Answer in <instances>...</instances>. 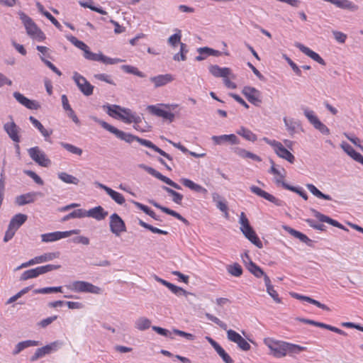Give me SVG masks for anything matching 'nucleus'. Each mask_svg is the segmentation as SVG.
Here are the masks:
<instances>
[{"label":"nucleus","mask_w":363,"mask_h":363,"mask_svg":"<svg viewBox=\"0 0 363 363\" xmlns=\"http://www.w3.org/2000/svg\"><path fill=\"white\" fill-rule=\"evenodd\" d=\"M206 318L216 325H218L223 330H227V337L230 342L236 343L238 347L243 351H249L251 348L250 345L237 332L232 329L227 330V325L221 321L217 317L211 315L209 313H205Z\"/></svg>","instance_id":"1"},{"label":"nucleus","mask_w":363,"mask_h":363,"mask_svg":"<svg viewBox=\"0 0 363 363\" xmlns=\"http://www.w3.org/2000/svg\"><path fill=\"white\" fill-rule=\"evenodd\" d=\"M21 19L24 23L26 32L30 38L39 42L45 39V34L38 28L30 17L25 14H22Z\"/></svg>","instance_id":"2"},{"label":"nucleus","mask_w":363,"mask_h":363,"mask_svg":"<svg viewBox=\"0 0 363 363\" xmlns=\"http://www.w3.org/2000/svg\"><path fill=\"white\" fill-rule=\"evenodd\" d=\"M63 342L60 340H56L42 347L38 348L35 353L30 357V361H37L40 358L44 357L45 356L51 354L52 352H56L60 348H61Z\"/></svg>","instance_id":"3"},{"label":"nucleus","mask_w":363,"mask_h":363,"mask_svg":"<svg viewBox=\"0 0 363 363\" xmlns=\"http://www.w3.org/2000/svg\"><path fill=\"white\" fill-rule=\"evenodd\" d=\"M264 344L271 350L272 354L277 358L285 357L286 354V342L276 341L270 338H266L264 340Z\"/></svg>","instance_id":"4"},{"label":"nucleus","mask_w":363,"mask_h":363,"mask_svg":"<svg viewBox=\"0 0 363 363\" xmlns=\"http://www.w3.org/2000/svg\"><path fill=\"white\" fill-rule=\"evenodd\" d=\"M263 140L265 141L269 145L274 147L276 154L279 157L287 160L290 163L294 162V156L288 150H286L280 142L276 140H271L267 138H264Z\"/></svg>","instance_id":"5"},{"label":"nucleus","mask_w":363,"mask_h":363,"mask_svg":"<svg viewBox=\"0 0 363 363\" xmlns=\"http://www.w3.org/2000/svg\"><path fill=\"white\" fill-rule=\"evenodd\" d=\"M72 290L77 292H86L94 294H100L102 289L89 282L84 281H75L72 284Z\"/></svg>","instance_id":"6"},{"label":"nucleus","mask_w":363,"mask_h":363,"mask_svg":"<svg viewBox=\"0 0 363 363\" xmlns=\"http://www.w3.org/2000/svg\"><path fill=\"white\" fill-rule=\"evenodd\" d=\"M72 79L84 96H89L93 94L94 86H92L85 77L78 72H74Z\"/></svg>","instance_id":"7"},{"label":"nucleus","mask_w":363,"mask_h":363,"mask_svg":"<svg viewBox=\"0 0 363 363\" xmlns=\"http://www.w3.org/2000/svg\"><path fill=\"white\" fill-rule=\"evenodd\" d=\"M30 158L41 167H47L51 164V161L38 147H33L28 150Z\"/></svg>","instance_id":"8"},{"label":"nucleus","mask_w":363,"mask_h":363,"mask_svg":"<svg viewBox=\"0 0 363 363\" xmlns=\"http://www.w3.org/2000/svg\"><path fill=\"white\" fill-rule=\"evenodd\" d=\"M110 230L116 236L126 231V226L123 219L116 213L110 216Z\"/></svg>","instance_id":"9"},{"label":"nucleus","mask_w":363,"mask_h":363,"mask_svg":"<svg viewBox=\"0 0 363 363\" xmlns=\"http://www.w3.org/2000/svg\"><path fill=\"white\" fill-rule=\"evenodd\" d=\"M140 167L143 168L147 173H149L152 176L155 177V178L162 181L163 182H164L165 184L169 185L170 186H172V187H173V188H174L176 189H179V190L182 189V187L178 184H177L176 182H173L169 178L162 175L161 173H160L159 172L155 170L154 168H152L151 167L146 166L145 164H140Z\"/></svg>","instance_id":"10"},{"label":"nucleus","mask_w":363,"mask_h":363,"mask_svg":"<svg viewBox=\"0 0 363 363\" xmlns=\"http://www.w3.org/2000/svg\"><path fill=\"white\" fill-rule=\"evenodd\" d=\"M110 133L114 134L118 138L124 140L128 143H132L133 141H137L140 145H144L143 142L147 141V140L145 139H143L130 133H127L122 130H120L115 128L114 126L113 127Z\"/></svg>","instance_id":"11"},{"label":"nucleus","mask_w":363,"mask_h":363,"mask_svg":"<svg viewBox=\"0 0 363 363\" xmlns=\"http://www.w3.org/2000/svg\"><path fill=\"white\" fill-rule=\"evenodd\" d=\"M242 93L247 98V99L253 105L259 106L262 103L260 99L261 93L259 90L254 87L245 86Z\"/></svg>","instance_id":"12"},{"label":"nucleus","mask_w":363,"mask_h":363,"mask_svg":"<svg viewBox=\"0 0 363 363\" xmlns=\"http://www.w3.org/2000/svg\"><path fill=\"white\" fill-rule=\"evenodd\" d=\"M250 190L252 193L274 203L277 206H281L283 205V201L281 200L276 198L273 195L267 193V191L262 190V189H260L258 186H250Z\"/></svg>","instance_id":"13"},{"label":"nucleus","mask_w":363,"mask_h":363,"mask_svg":"<svg viewBox=\"0 0 363 363\" xmlns=\"http://www.w3.org/2000/svg\"><path fill=\"white\" fill-rule=\"evenodd\" d=\"M326 2L335 5L336 7L348 10L350 12H357L359 9V6L355 3L350 0H323Z\"/></svg>","instance_id":"14"},{"label":"nucleus","mask_w":363,"mask_h":363,"mask_svg":"<svg viewBox=\"0 0 363 363\" xmlns=\"http://www.w3.org/2000/svg\"><path fill=\"white\" fill-rule=\"evenodd\" d=\"M209 72L215 77H231L234 79L235 75L232 73V70L228 67H220L216 65H211L208 67Z\"/></svg>","instance_id":"15"},{"label":"nucleus","mask_w":363,"mask_h":363,"mask_svg":"<svg viewBox=\"0 0 363 363\" xmlns=\"http://www.w3.org/2000/svg\"><path fill=\"white\" fill-rule=\"evenodd\" d=\"M4 129L6 131V133L8 134L9 138L14 142V143H19L20 142V137H19V131L20 128L15 123L14 121H11L6 123L4 125Z\"/></svg>","instance_id":"16"},{"label":"nucleus","mask_w":363,"mask_h":363,"mask_svg":"<svg viewBox=\"0 0 363 363\" xmlns=\"http://www.w3.org/2000/svg\"><path fill=\"white\" fill-rule=\"evenodd\" d=\"M294 45L298 48L303 53L311 57L314 61L317 62L321 65H325V60L315 52L311 50L308 47L303 45L300 43H295Z\"/></svg>","instance_id":"17"},{"label":"nucleus","mask_w":363,"mask_h":363,"mask_svg":"<svg viewBox=\"0 0 363 363\" xmlns=\"http://www.w3.org/2000/svg\"><path fill=\"white\" fill-rule=\"evenodd\" d=\"M311 211L319 221L329 223L333 226L337 227L338 228H340V229H342L345 230H348L347 228H345V226H343L341 223H340L337 220H333L324 214H322L317 210H315L314 208H311Z\"/></svg>","instance_id":"18"},{"label":"nucleus","mask_w":363,"mask_h":363,"mask_svg":"<svg viewBox=\"0 0 363 363\" xmlns=\"http://www.w3.org/2000/svg\"><path fill=\"white\" fill-rule=\"evenodd\" d=\"M121 111L125 113V115L122 113H118V117L123 121L126 123H134L135 124H138L141 122V118L135 114H133L130 109L123 108L121 109Z\"/></svg>","instance_id":"19"},{"label":"nucleus","mask_w":363,"mask_h":363,"mask_svg":"<svg viewBox=\"0 0 363 363\" xmlns=\"http://www.w3.org/2000/svg\"><path fill=\"white\" fill-rule=\"evenodd\" d=\"M37 196H41L42 194L40 192H29L17 196L16 202L18 206H23L33 203L35 201Z\"/></svg>","instance_id":"20"},{"label":"nucleus","mask_w":363,"mask_h":363,"mask_svg":"<svg viewBox=\"0 0 363 363\" xmlns=\"http://www.w3.org/2000/svg\"><path fill=\"white\" fill-rule=\"evenodd\" d=\"M85 217H91L97 220L104 219L108 215V212L105 211L104 208L99 206L89 209V211L84 210Z\"/></svg>","instance_id":"21"},{"label":"nucleus","mask_w":363,"mask_h":363,"mask_svg":"<svg viewBox=\"0 0 363 363\" xmlns=\"http://www.w3.org/2000/svg\"><path fill=\"white\" fill-rule=\"evenodd\" d=\"M173 80L174 78L170 74H160L150 79V81L154 84L155 88L164 86Z\"/></svg>","instance_id":"22"},{"label":"nucleus","mask_w":363,"mask_h":363,"mask_svg":"<svg viewBox=\"0 0 363 363\" xmlns=\"http://www.w3.org/2000/svg\"><path fill=\"white\" fill-rule=\"evenodd\" d=\"M150 203L152 205H153L155 207H156L157 208L160 209L162 212H164L168 215H170L172 216H174V218L179 219V220L183 222L186 225H189V221L186 218H184L183 216H182L179 213H178L177 212H176L170 208H168L167 207L162 206L160 204H159L158 203L155 202V201H150Z\"/></svg>","instance_id":"23"},{"label":"nucleus","mask_w":363,"mask_h":363,"mask_svg":"<svg viewBox=\"0 0 363 363\" xmlns=\"http://www.w3.org/2000/svg\"><path fill=\"white\" fill-rule=\"evenodd\" d=\"M99 186L101 189H104L106 192V194L108 196H110L111 198L113 200H114L115 202H116L118 204L122 205L125 203V198L121 194L113 190L110 187H108L102 184H99Z\"/></svg>","instance_id":"24"},{"label":"nucleus","mask_w":363,"mask_h":363,"mask_svg":"<svg viewBox=\"0 0 363 363\" xmlns=\"http://www.w3.org/2000/svg\"><path fill=\"white\" fill-rule=\"evenodd\" d=\"M216 145H220L224 142H228L231 144H238L239 140L234 134L222 135L219 136L213 135L211 138Z\"/></svg>","instance_id":"25"},{"label":"nucleus","mask_w":363,"mask_h":363,"mask_svg":"<svg viewBox=\"0 0 363 363\" xmlns=\"http://www.w3.org/2000/svg\"><path fill=\"white\" fill-rule=\"evenodd\" d=\"M242 234L248 240H250L253 245H255L258 248L261 249L263 247L262 241L257 237L255 231L253 230L252 227L245 231L242 230Z\"/></svg>","instance_id":"26"},{"label":"nucleus","mask_w":363,"mask_h":363,"mask_svg":"<svg viewBox=\"0 0 363 363\" xmlns=\"http://www.w3.org/2000/svg\"><path fill=\"white\" fill-rule=\"evenodd\" d=\"M180 182L184 186L190 189L191 190L195 192L201 193L203 194H206L208 192L206 189H205L204 187L201 186L199 184L194 183L189 179L182 178L180 179Z\"/></svg>","instance_id":"27"},{"label":"nucleus","mask_w":363,"mask_h":363,"mask_svg":"<svg viewBox=\"0 0 363 363\" xmlns=\"http://www.w3.org/2000/svg\"><path fill=\"white\" fill-rule=\"evenodd\" d=\"M197 52L200 55L196 57V61H202L206 59V56L202 55L203 53H206V55H210V56L212 55V56H216V57H218L222 55L221 52L214 50L213 48H208V47L199 48L197 49Z\"/></svg>","instance_id":"28"},{"label":"nucleus","mask_w":363,"mask_h":363,"mask_svg":"<svg viewBox=\"0 0 363 363\" xmlns=\"http://www.w3.org/2000/svg\"><path fill=\"white\" fill-rule=\"evenodd\" d=\"M341 147L353 160H354L355 161L359 162L360 164H362L363 165V156L360 153L356 152L350 145H349L346 143H342L341 144Z\"/></svg>","instance_id":"29"},{"label":"nucleus","mask_w":363,"mask_h":363,"mask_svg":"<svg viewBox=\"0 0 363 363\" xmlns=\"http://www.w3.org/2000/svg\"><path fill=\"white\" fill-rule=\"evenodd\" d=\"M40 345V342L36 341V340H28L22 341V342H18L16 345L15 349L13 351L12 354L13 355H16L26 348H28L30 347L38 346Z\"/></svg>","instance_id":"30"},{"label":"nucleus","mask_w":363,"mask_h":363,"mask_svg":"<svg viewBox=\"0 0 363 363\" xmlns=\"http://www.w3.org/2000/svg\"><path fill=\"white\" fill-rule=\"evenodd\" d=\"M29 121L40 132L45 138V140L48 141V138H50V135L52 133V130L45 129L42 123L33 116H30Z\"/></svg>","instance_id":"31"},{"label":"nucleus","mask_w":363,"mask_h":363,"mask_svg":"<svg viewBox=\"0 0 363 363\" xmlns=\"http://www.w3.org/2000/svg\"><path fill=\"white\" fill-rule=\"evenodd\" d=\"M264 283L267 288V294L277 303H281V298L279 297L278 293L274 290V286L271 284V280L268 276H264Z\"/></svg>","instance_id":"32"},{"label":"nucleus","mask_w":363,"mask_h":363,"mask_svg":"<svg viewBox=\"0 0 363 363\" xmlns=\"http://www.w3.org/2000/svg\"><path fill=\"white\" fill-rule=\"evenodd\" d=\"M308 324H310V325H314V326H316V327H319V328H325V329H327L328 330H330V331H333V332H335L337 334H340V335H346L347 333L336 328V327H334V326H332L330 325H328V324H325V323H320V322H317V321H315V320H308Z\"/></svg>","instance_id":"33"},{"label":"nucleus","mask_w":363,"mask_h":363,"mask_svg":"<svg viewBox=\"0 0 363 363\" xmlns=\"http://www.w3.org/2000/svg\"><path fill=\"white\" fill-rule=\"evenodd\" d=\"M283 229L294 237L299 239L301 242L310 245L309 242H311V240H310L306 235L287 225H283Z\"/></svg>","instance_id":"34"},{"label":"nucleus","mask_w":363,"mask_h":363,"mask_svg":"<svg viewBox=\"0 0 363 363\" xmlns=\"http://www.w3.org/2000/svg\"><path fill=\"white\" fill-rule=\"evenodd\" d=\"M27 220V216L22 213L15 215L11 220L9 225L15 230H17Z\"/></svg>","instance_id":"35"},{"label":"nucleus","mask_w":363,"mask_h":363,"mask_svg":"<svg viewBox=\"0 0 363 363\" xmlns=\"http://www.w3.org/2000/svg\"><path fill=\"white\" fill-rule=\"evenodd\" d=\"M212 199L214 202L216 203V207L225 213V217L228 218V206L226 203L221 200L220 196L218 193H213Z\"/></svg>","instance_id":"36"},{"label":"nucleus","mask_w":363,"mask_h":363,"mask_svg":"<svg viewBox=\"0 0 363 363\" xmlns=\"http://www.w3.org/2000/svg\"><path fill=\"white\" fill-rule=\"evenodd\" d=\"M60 255V252H48L42 255L37 256L35 261H37L38 264L50 262L54 259L58 258Z\"/></svg>","instance_id":"37"},{"label":"nucleus","mask_w":363,"mask_h":363,"mask_svg":"<svg viewBox=\"0 0 363 363\" xmlns=\"http://www.w3.org/2000/svg\"><path fill=\"white\" fill-rule=\"evenodd\" d=\"M306 188L308 189V191L312 194H313L314 196H315L316 197L319 198V199H325V200H328V201H330L332 200V198L330 197V196L328 195V194H325L323 193H322L320 190H318L313 184H306Z\"/></svg>","instance_id":"38"},{"label":"nucleus","mask_w":363,"mask_h":363,"mask_svg":"<svg viewBox=\"0 0 363 363\" xmlns=\"http://www.w3.org/2000/svg\"><path fill=\"white\" fill-rule=\"evenodd\" d=\"M247 268L254 276H255L257 278H260L261 277H264V276H267L264 272V271L252 261L250 262V264L247 265Z\"/></svg>","instance_id":"39"},{"label":"nucleus","mask_w":363,"mask_h":363,"mask_svg":"<svg viewBox=\"0 0 363 363\" xmlns=\"http://www.w3.org/2000/svg\"><path fill=\"white\" fill-rule=\"evenodd\" d=\"M151 325V321L145 317H140L135 323V327L139 330L148 329Z\"/></svg>","instance_id":"40"},{"label":"nucleus","mask_w":363,"mask_h":363,"mask_svg":"<svg viewBox=\"0 0 363 363\" xmlns=\"http://www.w3.org/2000/svg\"><path fill=\"white\" fill-rule=\"evenodd\" d=\"M58 178L66 184H72L77 185L79 182V179L66 172L59 173Z\"/></svg>","instance_id":"41"},{"label":"nucleus","mask_w":363,"mask_h":363,"mask_svg":"<svg viewBox=\"0 0 363 363\" xmlns=\"http://www.w3.org/2000/svg\"><path fill=\"white\" fill-rule=\"evenodd\" d=\"M176 33L173 35H172L168 39L167 43L168 44L172 47L175 48L178 44L180 45V43H182L181 42L182 38V30L179 29L175 30Z\"/></svg>","instance_id":"42"},{"label":"nucleus","mask_w":363,"mask_h":363,"mask_svg":"<svg viewBox=\"0 0 363 363\" xmlns=\"http://www.w3.org/2000/svg\"><path fill=\"white\" fill-rule=\"evenodd\" d=\"M85 217V213L84 209H77L65 216L62 219V222L67 221L72 218H82Z\"/></svg>","instance_id":"43"},{"label":"nucleus","mask_w":363,"mask_h":363,"mask_svg":"<svg viewBox=\"0 0 363 363\" xmlns=\"http://www.w3.org/2000/svg\"><path fill=\"white\" fill-rule=\"evenodd\" d=\"M237 133L242 137H243L245 140L255 142L257 140V135L253 133L251 130L241 127V128L237 132Z\"/></svg>","instance_id":"44"},{"label":"nucleus","mask_w":363,"mask_h":363,"mask_svg":"<svg viewBox=\"0 0 363 363\" xmlns=\"http://www.w3.org/2000/svg\"><path fill=\"white\" fill-rule=\"evenodd\" d=\"M188 52L187 46L185 43H180V50L173 56L175 61H185L186 60V54Z\"/></svg>","instance_id":"45"},{"label":"nucleus","mask_w":363,"mask_h":363,"mask_svg":"<svg viewBox=\"0 0 363 363\" xmlns=\"http://www.w3.org/2000/svg\"><path fill=\"white\" fill-rule=\"evenodd\" d=\"M162 189L167 192L168 193L169 195L172 196L173 199H172V201L177 203V204H181L182 203V201L183 199V195L177 192L176 191L167 187V186H162Z\"/></svg>","instance_id":"46"},{"label":"nucleus","mask_w":363,"mask_h":363,"mask_svg":"<svg viewBox=\"0 0 363 363\" xmlns=\"http://www.w3.org/2000/svg\"><path fill=\"white\" fill-rule=\"evenodd\" d=\"M143 143H144V146L152 149L155 152H158L160 155L166 157L167 160H169L170 161L172 160V157L169 154H167V152H165L164 151H163L162 150H161L160 148L157 147L151 141L147 140L146 142H143Z\"/></svg>","instance_id":"47"},{"label":"nucleus","mask_w":363,"mask_h":363,"mask_svg":"<svg viewBox=\"0 0 363 363\" xmlns=\"http://www.w3.org/2000/svg\"><path fill=\"white\" fill-rule=\"evenodd\" d=\"M227 270L229 274L234 277H240L242 274V269L238 263H234L227 267Z\"/></svg>","instance_id":"48"},{"label":"nucleus","mask_w":363,"mask_h":363,"mask_svg":"<svg viewBox=\"0 0 363 363\" xmlns=\"http://www.w3.org/2000/svg\"><path fill=\"white\" fill-rule=\"evenodd\" d=\"M67 39L70 43H72L74 46L83 50L84 53H85V50H87L89 48V47L84 42L78 40L76 37L73 35H67Z\"/></svg>","instance_id":"49"},{"label":"nucleus","mask_w":363,"mask_h":363,"mask_svg":"<svg viewBox=\"0 0 363 363\" xmlns=\"http://www.w3.org/2000/svg\"><path fill=\"white\" fill-rule=\"evenodd\" d=\"M60 145L65 148L66 150H67L68 152H69L70 153H72L74 155H79L80 156L83 151L81 148L78 147H76L72 144H69V143H64V142H61L60 143Z\"/></svg>","instance_id":"50"},{"label":"nucleus","mask_w":363,"mask_h":363,"mask_svg":"<svg viewBox=\"0 0 363 363\" xmlns=\"http://www.w3.org/2000/svg\"><path fill=\"white\" fill-rule=\"evenodd\" d=\"M282 186L287 190H290L293 192L298 194L304 200H306V201L308 200V195L303 191H302L301 189L294 186H291V185H289V184H286V182H282Z\"/></svg>","instance_id":"51"},{"label":"nucleus","mask_w":363,"mask_h":363,"mask_svg":"<svg viewBox=\"0 0 363 363\" xmlns=\"http://www.w3.org/2000/svg\"><path fill=\"white\" fill-rule=\"evenodd\" d=\"M139 225L149 230H150L152 233H157V234H162V235H167L168 232L166 230H160L157 228H155L150 224L146 223L142 220H139Z\"/></svg>","instance_id":"52"},{"label":"nucleus","mask_w":363,"mask_h":363,"mask_svg":"<svg viewBox=\"0 0 363 363\" xmlns=\"http://www.w3.org/2000/svg\"><path fill=\"white\" fill-rule=\"evenodd\" d=\"M285 347H286V354H298L301 351L306 350V347H305L288 342H286V345Z\"/></svg>","instance_id":"53"},{"label":"nucleus","mask_w":363,"mask_h":363,"mask_svg":"<svg viewBox=\"0 0 363 363\" xmlns=\"http://www.w3.org/2000/svg\"><path fill=\"white\" fill-rule=\"evenodd\" d=\"M238 222L240 225V230L242 233V230L245 231L252 227L250 224L248 218H247V216L244 212H242L240 213Z\"/></svg>","instance_id":"54"},{"label":"nucleus","mask_w":363,"mask_h":363,"mask_svg":"<svg viewBox=\"0 0 363 363\" xmlns=\"http://www.w3.org/2000/svg\"><path fill=\"white\" fill-rule=\"evenodd\" d=\"M301 108L303 111L304 116L313 125L316 123V121L319 120L315 115L313 111L309 110L307 107L305 106H303Z\"/></svg>","instance_id":"55"},{"label":"nucleus","mask_w":363,"mask_h":363,"mask_svg":"<svg viewBox=\"0 0 363 363\" xmlns=\"http://www.w3.org/2000/svg\"><path fill=\"white\" fill-rule=\"evenodd\" d=\"M169 289L174 294L177 295V296H188V295H191V296H194V294L192 293H189L188 291H186V290H184V289L179 287V286H177L173 284H172L169 288Z\"/></svg>","instance_id":"56"},{"label":"nucleus","mask_w":363,"mask_h":363,"mask_svg":"<svg viewBox=\"0 0 363 363\" xmlns=\"http://www.w3.org/2000/svg\"><path fill=\"white\" fill-rule=\"evenodd\" d=\"M270 163L272 164V167H271V169L269 170V172L273 174H276L277 175L278 177H279V178H277L275 179V182L276 184H281L282 185V182H284L283 181V179L284 177V175L282 174L275 167H274V163L273 162V160H270Z\"/></svg>","instance_id":"57"},{"label":"nucleus","mask_w":363,"mask_h":363,"mask_svg":"<svg viewBox=\"0 0 363 363\" xmlns=\"http://www.w3.org/2000/svg\"><path fill=\"white\" fill-rule=\"evenodd\" d=\"M42 241L44 242H50L58 240V233L53 232L41 235Z\"/></svg>","instance_id":"58"},{"label":"nucleus","mask_w":363,"mask_h":363,"mask_svg":"<svg viewBox=\"0 0 363 363\" xmlns=\"http://www.w3.org/2000/svg\"><path fill=\"white\" fill-rule=\"evenodd\" d=\"M121 69L124 72H125L127 73L133 74L137 75V76H138L140 77H145L144 74L143 72H140L135 67H133V66H130V65H122Z\"/></svg>","instance_id":"59"},{"label":"nucleus","mask_w":363,"mask_h":363,"mask_svg":"<svg viewBox=\"0 0 363 363\" xmlns=\"http://www.w3.org/2000/svg\"><path fill=\"white\" fill-rule=\"evenodd\" d=\"M215 350L225 363H234L232 358L225 352L220 345H219Z\"/></svg>","instance_id":"60"},{"label":"nucleus","mask_w":363,"mask_h":363,"mask_svg":"<svg viewBox=\"0 0 363 363\" xmlns=\"http://www.w3.org/2000/svg\"><path fill=\"white\" fill-rule=\"evenodd\" d=\"M84 57L89 60L100 62L101 52L94 53L91 52L88 48L87 50H85V53H84Z\"/></svg>","instance_id":"61"},{"label":"nucleus","mask_w":363,"mask_h":363,"mask_svg":"<svg viewBox=\"0 0 363 363\" xmlns=\"http://www.w3.org/2000/svg\"><path fill=\"white\" fill-rule=\"evenodd\" d=\"M36 272L34 269H28L25 271L21 276L20 279L22 281L28 280L37 277Z\"/></svg>","instance_id":"62"},{"label":"nucleus","mask_w":363,"mask_h":363,"mask_svg":"<svg viewBox=\"0 0 363 363\" xmlns=\"http://www.w3.org/2000/svg\"><path fill=\"white\" fill-rule=\"evenodd\" d=\"M13 97L16 99L17 101H18L23 106L27 107L29 104L30 99L24 96L22 94L19 92H14Z\"/></svg>","instance_id":"63"},{"label":"nucleus","mask_w":363,"mask_h":363,"mask_svg":"<svg viewBox=\"0 0 363 363\" xmlns=\"http://www.w3.org/2000/svg\"><path fill=\"white\" fill-rule=\"evenodd\" d=\"M313 127L315 129L318 130L323 134H325V135L330 134V130L320 120L316 121V123L313 125Z\"/></svg>","instance_id":"64"}]
</instances>
